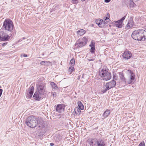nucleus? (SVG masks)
Returning a JSON list of instances; mask_svg holds the SVG:
<instances>
[{"instance_id":"1","label":"nucleus","mask_w":146,"mask_h":146,"mask_svg":"<svg viewBox=\"0 0 146 146\" xmlns=\"http://www.w3.org/2000/svg\"><path fill=\"white\" fill-rule=\"evenodd\" d=\"M131 37L135 40L144 41L146 39V31L143 29L134 31L132 34Z\"/></svg>"},{"instance_id":"2","label":"nucleus","mask_w":146,"mask_h":146,"mask_svg":"<svg viewBox=\"0 0 146 146\" xmlns=\"http://www.w3.org/2000/svg\"><path fill=\"white\" fill-rule=\"evenodd\" d=\"M39 119L38 117L31 115L28 117L25 123L29 127L33 128L37 125Z\"/></svg>"},{"instance_id":"3","label":"nucleus","mask_w":146,"mask_h":146,"mask_svg":"<svg viewBox=\"0 0 146 146\" xmlns=\"http://www.w3.org/2000/svg\"><path fill=\"white\" fill-rule=\"evenodd\" d=\"M99 74L103 80L106 81L110 80L111 78V73L108 71V69L106 67L100 68Z\"/></svg>"},{"instance_id":"4","label":"nucleus","mask_w":146,"mask_h":146,"mask_svg":"<svg viewBox=\"0 0 146 146\" xmlns=\"http://www.w3.org/2000/svg\"><path fill=\"white\" fill-rule=\"evenodd\" d=\"M3 27L5 30L11 32L13 30V23L9 19H6L3 23Z\"/></svg>"},{"instance_id":"5","label":"nucleus","mask_w":146,"mask_h":146,"mask_svg":"<svg viewBox=\"0 0 146 146\" xmlns=\"http://www.w3.org/2000/svg\"><path fill=\"white\" fill-rule=\"evenodd\" d=\"M116 84V82L114 80L109 82L106 83V84L103 86V89L101 90V92L103 93L106 92L108 90L114 87Z\"/></svg>"},{"instance_id":"6","label":"nucleus","mask_w":146,"mask_h":146,"mask_svg":"<svg viewBox=\"0 0 146 146\" xmlns=\"http://www.w3.org/2000/svg\"><path fill=\"white\" fill-rule=\"evenodd\" d=\"M88 42L87 38L86 37H84L82 39H79L76 41L75 45L77 47L81 48L85 45Z\"/></svg>"},{"instance_id":"7","label":"nucleus","mask_w":146,"mask_h":146,"mask_svg":"<svg viewBox=\"0 0 146 146\" xmlns=\"http://www.w3.org/2000/svg\"><path fill=\"white\" fill-rule=\"evenodd\" d=\"M126 15L121 18L117 21H114L113 23L115 26L118 28H121L123 25V21L125 19Z\"/></svg>"},{"instance_id":"8","label":"nucleus","mask_w":146,"mask_h":146,"mask_svg":"<svg viewBox=\"0 0 146 146\" xmlns=\"http://www.w3.org/2000/svg\"><path fill=\"white\" fill-rule=\"evenodd\" d=\"M11 36L3 31L0 32V40L2 41H7L10 40Z\"/></svg>"},{"instance_id":"9","label":"nucleus","mask_w":146,"mask_h":146,"mask_svg":"<svg viewBox=\"0 0 146 146\" xmlns=\"http://www.w3.org/2000/svg\"><path fill=\"white\" fill-rule=\"evenodd\" d=\"M127 73L128 74V78L130 79L128 82L129 84H131L134 81L135 78V74L131 70H128L127 71Z\"/></svg>"},{"instance_id":"10","label":"nucleus","mask_w":146,"mask_h":146,"mask_svg":"<svg viewBox=\"0 0 146 146\" xmlns=\"http://www.w3.org/2000/svg\"><path fill=\"white\" fill-rule=\"evenodd\" d=\"M34 87L33 86H31L29 89L27 90L26 93V96L27 98H31L34 92Z\"/></svg>"},{"instance_id":"11","label":"nucleus","mask_w":146,"mask_h":146,"mask_svg":"<svg viewBox=\"0 0 146 146\" xmlns=\"http://www.w3.org/2000/svg\"><path fill=\"white\" fill-rule=\"evenodd\" d=\"M95 22L98 25V26L100 28H102L106 25V22L104 21H103V20L102 19H96Z\"/></svg>"},{"instance_id":"12","label":"nucleus","mask_w":146,"mask_h":146,"mask_svg":"<svg viewBox=\"0 0 146 146\" xmlns=\"http://www.w3.org/2000/svg\"><path fill=\"white\" fill-rule=\"evenodd\" d=\"M134 23L133 17H131L125 27V29L128 30L133 27L134 25Z\"/></svg>"},{"instance_id":"13","label":"nucleus","mask_w":146,"mask_h":146,"mask_svg":"<svg viewBox=\"0 0 146 146\" xmlns=\"http://www.w3.org/2000/svg\"><path fill=\"white\" fill-rule=\"evenodd\" d=\"M132 55V53L130 51H125L123 54L122 56L125 59L128 60L131 57Z\"/></svg>"},{"instance_id":"14","label":"nucleus","mask_w":146,"mask_h":146,"mask_svg":"<svg viewBox=\"0 0 146 146\" xmlns=\"http://www.w3.org/2000/svg\"><path fill=\"white\" fill-rule=\"evenodd\" d=\"M37 92H39L41 94L43 95L44 94L45 89L44 86L41 84H38L37 85Z\"/></svg>"},{"instance_id":"15","label":"nucleus","mask_w":146,"mask_h":146,"mask_svg":"<svg viewBox=\"0 0 146 146\" xmlns=\"http://www.w3.org/2000/svg\"><path fill=\"white\" fill-rule=\"evenodd\" d=\"M64 106L63 104H59L57 105L56 108V111L60 113L64 110Z\"/></svg>"},{"instance_id":"16","label":"nucleus","mask_w":146,"mask_h":146,"mask_svg":"<svg viewBox=\"0 0 146 146\" xmlns=\"http://www.w3.org/2000/svg\"><path fill=\"white\" fill-rule=\"evenodd\" d=\"M42 94H41L39 92L36 91L35 92L33 96L34 99L36 100H40L42 98Z\"/></svg>"},{"instance_id":"17","label":"nucleus","mask_w":146,"mask_h":146,"mask_svg":"<svg viewBox=\"0 0 146 146\" xmlns=\"http://www.w3.org/2000/svg\"><path fill=\"white\" fill-rule=\"evenodd\" d=\"M97 140V139H88V141L90 146H96Z\"/></svg>"},{"instance_id":"18","label":"nucleus","mask_w":146,"mask_h":146,"mask_svg":"<svg viewBox=\"0 0 146 146\" xmlns=\"http://www.w3.org/2000/svg\"><path fill=\"white\" fill-rule=\"evenodd\" d=\"M96 146H105V143L102 139H98Z\"/></svg>"},{"instance_id":"19","label":"nucleus","mask_w":146,"mask_h":146,"mask_svg":"<svg viewBox=\"0 0 146 146\" xmlns=\"http://www.w3.org/2000/svg\"><path fill=\"white\" fill-rule=\"evenodd\" d=\"M86 32L85 30L83 29H80L77 31V33L78 35L81 36L84 35Z\"/></svg>"},{"instance_id":"20","label":"nucleus","mask_w":146,"mask_h":146,"mask_svg":"<svg viewBox=\"0 0 146 146\" xmlns=\"http://www.w3.org/2000/svg\"><path fill=\"white\" fill-rule=\"evenodd\" d=\"M110 113V111L108 110H107L104 113L103 115V117H104V118H106L108 117Z\"/></svg>"},{"instance_id":"21","label":"nucleus","mask_w":146,"mask_h":146,"mask_svg":"<svg viewBox=\"0 0 146 146\" xmlns=\"http://www.w3.org/2000/svg\"><path fill=\"white\" fill-rule=\"evenodd\" d=\"M50 84L53 89H54L55 90H57L58 89V87L57 85L54 82H51L50 83Z\"/></svg>"},{"instance_id":"22","label":"nucleus","mask_w":146,"mask_h":146,"mask_svg":"<svg viewBox=\"0 0 146 146\" xmlns=\"http://www.w3.org/2000/svg\"><path fill=\"white\" fill-rule=\"evenodd\" d=\"M119 74L120 79L124 82H126V79L124 76V74L123 72L119 73Z\"/></svg>"},{"instance_id":"23","label":"nucleus","mask_w":146,"mask_h":146,"mask_svg":"<svg viewBox=\"0 0 146 146\" xmlns=\"http://www.w3.org/2000/svg\"><path fill=\"white\" fill-rule=\"evenodd\" d=\"M78 108L80 109L81 110H83L84 108V107L82 104V103L80 101H79L78 103Z\"/></svg>"},{"instance_id":"24","label":"nucleus","mask_w":146,"mask_h":146,"mask_svg":"<svg viewBox=\"0 0 146 146\" xmlns=\"http://www.w3.org/2000/svg\"><path fill=\"white\" fill-rule=\"evenodd\" d=\"M51 62L50 61H42L40 62V64L43 65H48V64H51Z\"/></svg>"},{"instance_id":"25","label":"nucleus","mask_w":146,"mask_h":146,"mask_svg":"<svg viewBox=\"0 0 146 146\" xmlns=\"http://www.w3.org/2000/svg\"><path fill=\"white\" fill-rule=\"evenodd\" d=\"M53 9H51L50 10V12H54L56 10H58L60 9V6L59 5H57L53 7Z\"/></svg>"},{"instance_id":"26","label":"nucleus","mask_w":146,"mask_h":146,"mask_svg":"<svg viewBox=\"0 0 146 146\" xmlns=\"http://www.w3.org/2000/svg\"><path fill=\"white\" fill-rule=\"evenodd\" d=\"M80 110V109L78 108H75L74 111L76 115H79L80 114V112H81Z\"/></svg>"},{"instance_id":"27","label":"nucleus","mask_w":146,"mask_h":146,"mask_svg":"<svg viewBox=\"0 0 146 146\" xmlns=\"http://www.w3.org/2000/svg\"><path fill=\"white\" fill-rule=\"evenodd\" d=\"M70 64L72 66L74 65L75 64V60L74 58H73L70 60Z\"/></svg>"},{"instance_id":"28","label":"nucleus","mask_w":146,"mask_h":146,"mask_svg":"<svg viewBox=\"0 0 146 146\" xmlns=\"http://www.w3.org/2000/svg\"><path fill=\"white\" fill-rule=\"evenodd\" d=\"M91 48L90 50V52L92 54H94L95 52V47H90Z\"/></svg>"},{"instance_id":"29","label":"nucleus","mask_w":146,"mask_h":146,"mask_svg":"<svg viewBox=\"0 0 146 146\" xmlns=\"http://www.w3.org/2000/svg\"><path fill=\"white\" fill-rule=\"evenodd\" d=\"M74 70V67L72 66H70L69 68V72H70V73H71Z\"/></svg>"},{"instance_id":"30","label":"nucleus","mask_w":146,"mask_h":146,"mask_svg":"<svg viewBox=\"0 0 146 146\" xmlns=\"http://www.w3.org/2000/svg\"><path fill=\"white\" fill-rule=\"evenodd\" d=\"M89 46L90 47H95V42L93 41H92L91 43L89 45Z\"/></svg>"},{"instance_id":"31","label":"nucleus","mask_w":146,"mask_h":146,"mask_svg":"<svg viewBox=\"0 0 146 146\" xmlns=\"http://www.w3.org/2000/svg\"><path fill=\"white\" fill-rule=\"evenodd\" d=\"M113 80H117L118 77L116 76V74L115 73L113 74Z\"/></svg>"},{"instance_id":"32","label":"nucleus","mask_w":146,"mask_h":146,"mask_svg":"<svg viewBox=\"0 0 146 146\" xmlns=\"http://www.w3.org/2000/svg\"><path fill=\"white\" fill-rule=\"evenodd\" d=\"M110 18V14L108 13L107 14V17H104V20L106 21L107 20L109 19Z\"/></svg>"},{"instance_id":"33","label":"nucleus","mask_w":146,"mask_h":146,"mask_svg":"<svg viewBox=\"0 0 146 146\" xmlns=\"http://www.w3.org/2000/svg\"><path fill=\"white\" fill-rule=\"evenodd\" d=\"M145 143L144 142H141L138 146H145Z\"/></svg>"},{"instance_id":"34","label":"nucleus","mask_w":146,"mask_h":146,"mask_svg":"<svg viewBox=\"0 0 146 146\" xmlns=\"http://www.w3.org/2000/svg\"><path fill=\"white\" fill-rule=\"evenodd\" d=\"M78 0H72V3L73 4H77L78 3Z\"/></svg>"},{"instance_id":"35","label":"nucleus","mask_w":146,"mask_h":146,"mask_svg":"<svg viewBox=\"0 0 146 146\" xmlns=\"http://www.w3.org/2000/svg\"><path fill=\"white\" fill-rule=\"evenodd\" d=\"M52 94L53 95V96L54 97H56V96L57 94V93L56 92H52Z\"/></svg>"},{"instance_id":"36","label":"nucleus","mask_w":146,"mask_h":146,"mask_svg":"<svg viewBox=\"0 0 146 146\" xmlns=\"http://www.w3.org/2000/svg\"><path fill=\"white\" fill-rule=\"evenodd\" d=\"M8 43V42H4V43H3L1 45L3 46H6L7 44Z\"/></svg>"},{"instance_id":"37","label":"nucleus","mask_w":146,"mask_h":146,"mask_svg":"<svg viewBox=\"0 0 146 146\" xmlns=\"http://www.w3.org/2000/svg\"><path fill=\"white\" fill-rule=\"evenodd\" d=\"M25 38L23 37V38H21V39H20L18 40V42H21L22 40H23Z\"/></svg>"},{"instance_id":"38","label":"nucleus","mask_w":146,"mask_h":146,"mask_svg":"<svg viewBox=\"0 0 146 146\" xmlns=\"http://www.w3.org/2000/svg\"><path fill=\"white\" fill-rule=\"evenodd\" d=\"M3 90L2 89H0V97L1 96L2 94Z\"/></svg>"},{"instance_id":"39","label":"nucleus","mask_w":146,"mask_h":146,"mask_svg":"<svg viewBox=\"0 0 146 146\" xmlns=\"http://www.w3.org/2000/svg\"><path fill=\"white\" fill-rule=\"evenodd\" d=\"M111 1V0H105L104 2L105 3H108L110 2V1Z\"/></svg>"},{"instance_id":"40","label":"nucleus","mask_w":146,"mask_h":146,"mask_svg":"<svg viewBox=\"0 0 146 146\" xmlns=\"http://www.w3.org/2000/svg\"><path fill=\"white\" fill-rule=\"evenodd\" d=\"M23 57H27V54H24L23 55Z\"/></svg>"},{"instance_id":"41","label":"nucleus","mask_w":146,"mask_h":146,"mask_svg":"<svg viewBox=\"0 0 146 146\" xmlns=\"http://www.w3.org/2000/svg\"><path fill=\"white\" fill-rule=\"evenodd\" d=\"M54 144L53 143H50V145L51 146H53V145H54Z\"/></svg>"},{"instance_id":"42","label":"nucleus","mask_w":146,"mask_h":146,"mask_svg":"<svg viewBox=\"0 0 146 146\" xmlns=\"http://www.w3.org/2000/svg\"><path fill=\"white\" fill-rule=\"evenodd\" d=\"M15 34L14 33H12L11 35V36H10L11 37V36L12 37H13V36H14Z\"/></svg>"},{"instance_id":"43","label":"nucleus","mask_w":146,"mask_h":146,"mask_svg":"<svg viewBox=\"0 0 146 146\" xmlns=\"http://www.w3.org/2000/svg\"><path fill=\"white\" fill-rule=\"evenodd\" d=\"M81 1L83 2L84 1H85L86 0H81Z\"/></svg>"},{"instance_id":"44","label":"nucleus","mask_w":146,"mask_h":146,"mask_svg":"<svg viewBox=\"0 0 146 146\" xmlns=\"http://www.w3.org/2000/svg\"><path fill=\"white\" fill-rule=\"evenodd\" d=\"M38 127H40V125H38Z\"/></svg>"},{"instance_id":"45","label":"nucleus","mask_w":146,"mask_h":146,"mask_svg":"<svg viewBox=\"0 0 146 146\" xmlns=\"http://www.w3.org/2000/svg\"><path fill=\"white\" fill-rule=\"evenodd\" d=\"M90 60L92 61V60H93L92 59Z\"/></svg>"},{"instance_id":"46","label":"nucleus","mask_w":146,"mask_h":146,"mask_svg":"<svg viewBox=\"0 0 146 146\" xmlns=\"http://www.w3.org/2000/svg\"><path fill=\"white\" fill-rule=\"evenodd\" d=\"M93 26H94V25L92 24V26L93 27Z\"/></svg>"},{"instance_id":"47","label":"nucleus","mask_w":146,"mask_h":146,"mask_svg":"<svg viewBox=\"0 0 146 146\" xmlns=\"http://www.w3.org/2000/svg\"><path fill=\"white\" fill-rule=\"evenodd\" d=\"M132 3H134V2H132Z\"/></svg>"},{"instance_id":"48","label":"nucleus","mask_w":146,"mask_h":146,"mask_svg":"<svg viewBox=\"0 0 146 146\" xmlns=\"http://www.w3.org/2000/svg\"><path fill=\"white\" fill-rule=\"evenodd\" d=\"M83 76H82V77H83Z\"/></svg>"}]
</instances>
